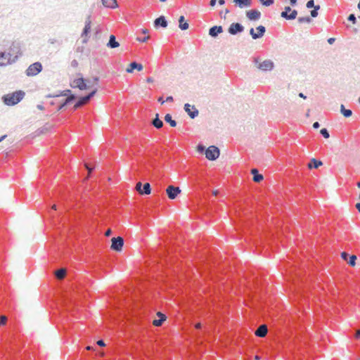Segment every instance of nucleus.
<instances>
[{"label": "nucleus", "mask_w": 360, "mask_h": 360, "mask_svg": "<svg viewBox=\"0 0 360 360\" xmlns=\"http://www.w3.org/2000/svg\"><path fill=\"white\" fill-rule=\"evenodd\" d=\"M25 93L22 90L5 94L2 96L3 103L8 106H13L20 103L25 97Z\"/></svg>", "instance_id": "nucleus-1"}, {"label": "nucleus", "mask_w": 360, "mask_h": 360, "mask_svg": "<svg viewBox=\"0 0 360 360\" xmlns=\"http://www.w3.org/2000/svg\"><path fill=\"white\" fill-rule=\"evenodd\" d=\"M96 92H97V88H94L88 94L83 96H80L78 98H77L75 105H74V110H77V109L81 108L86 103L89 101L95 96Z\"/></svg>", "instance_id": "nucleus-2"}, {"label": "nucleus", "mask_w": 360, "mask_h": 360, "mask_svg": "<svg viewBox=\"0 0 360 360\" xmlns=\"http://www.w3.org/2000/svg\"><path fill=\"white\" fill-rule=\"evenodd\" d=\"M70 86L73 89L77 88L82 91L90 89V86L86 84V79L82 76L71 81Z\"/></svg>", "instance_id": "nucleus-3"}, {"label": "nucleus", "mask_w": 360, "mask_h": 360, "mask_svg": "<svg viewBox=\"0 0 360 360\" xmlns=\"http://www.w3.org/2000/svg\"><path fill=\"white\" fill-rule=\"evenodd\" d=\"M205 158L211 161L216 160L219 155L220 150L215 146H210L205 150Z\"/></svg>", "instance_id": "nucleus-4"}, {"label": "nucleus", "mask_w": 360, "mask_h": 360, "mask_svg": "<svg viewBox=\"0 0 360 360\" xmlns=\"http://www.w3.org/2000/svg\"><path fill=\"white\" fill-rule=\"evenodd\" d=\"M43 67L40 62H35L31 64L25 71V74L28 77H33L38 75L42 71Z\"/></svg>", "instance_id": "nucleus-5"}, {"label": "nucleus", "mask_w": 360, "mask_h": 360, "mask_svg": "<svg viewBox=\"0 0 360 360\" xmlns=\"http://www.w3.org/2000/svg\"><path fill=\"white\" fill-rule=\"evenodd\" d=\"M245 27L240 22H233L231 23L229 28L228 32L231 35H237L244 32Z\"/></svg>", "instance_id": "nucleus-6"}, {"label": "nucleus", "mask_w": 360, "mask_h": 360, "mask_svg": "<svg viewBox=\"0 0 360 360\" xmlns=\"http://www.w3.org/2000/svg\"><path fill=\"white\" fill-rule=\"evenodd\" d=\"M90 18H91L90 15H89L86 18V19L85 20L84 27L82 34H81L82 37H85L82 40L83 43H86L89 40V35L91 32V21Z\"/></svg>", "instance_id": "nucleus-7"}, {"label": "nucleus", "mask_w": 360, "mask_h": 360, "mask_svg": "<svg viewBox=\"0 0 360 360\" xmlns=\"http://www.w3.org/2000/svg\"><path fill=\"white\" fill-rule=\"evenodd\" d=\"M124 245V239L120 237H114L112 238L110 248L116 252H120Z\"/></svg>", "instance_id": "nucleus-8"}, {"label": "nucleus", "mask_w": 360, "mask_h": 360, "mask_svg": "<svg viewBox=\"0 0 360 360\" xmlns=\"http://www.w3.org/2000/svg\"><path fill=\"white\" fill-rule=\"evenodd\" d=\"M274 63L271 60L266 59L261 63H259L257 68L262 71L266 72L271 71L274 68Z\"/></svg>", "instance_id": "nucleus-9"}, {"label": "nucleus", "mask_w": 360, "mask_h": 360, "mask_svg": "<svg viewBox=\"0 0 360 360\" xmlns=\"http://www.w3.org/2000/svg\"><path fill=\"white\" fill-rule=\"evenodd\" d=\"M184 109L191 119L195 118L199 114V111L195 106L191 105L189 103L184 104Z\"/></svg>", "instance_id": "nucleus-10"}, {"label": "nucleus", "mask_w": 360, "mask_h": 360, "mask_svg": "<svg viewBox=\"0 0 360 360\" xmlns=\"http://www.w3.org/2000/svg\"><path fill=\"white\" fill-rule=\"evenodd\" d=\"M136 187L141 195H149L151 193V187L149 183H145L142 185L141 182H138Z\"/></svg>", "instance_id": "nucleus-11"}, {"label": "nucleus", "mask_w": 360, "mask_h": 360, "mask_svg": "<svg viewBox=\"0 0 360 360\" xmlns=\"http://www.w3.org/2000/svg\"><path fill=\"white\" fill-rule=\"evenodd\" d=\"M166 192L168 195V198L171 200H174L181 193V190L179 189V187L169 186L166 189Z\"/></svg>", "instance_id": "nucleus-12"}, {"label": "nucleus", "mask_w": 360, "mask_h": 360, "mask_svg": "<svg viewBox=\"0 0 360 360\" xmlns=\"http://www.w3.org/2000/svg\"><path fill=\"white\" fill-rule=\"evenodd\" d=\"M153 25L155 28H166L168 25V22L164 15H160L154 20Z\"/></svg>", "instance_id": "nucleus-13"}, {"label": "nucleus", "mask_w": 360, "mask_h": 360, "mask_svg": "<svg viewBox=\"0 0 360 360\" xmlns=\"http://www.w3.org/2000/svg\"><path fill=\"white\" fill-rule=\"evenodd\" d=\"M247 18L251 21L258 20L261 18V13L257 9L246 11Z\"/></svg>", "instance_id": "nucleus-14"}, {"label": "nucleus", "mask_w": 360, "mask_h": 360, "mask_svg": "<svg viewBox=\"0 0 360 360\" xmlns=\"http://www.w3.org/2000/svg\"><path fill=\"white\" fill-rule=\"evenodd\" d=\"M11 53L6 52H0V66H6L11 63Z\"/></svg>", "instance_id": "nucleus-15"}, {"label": "nucleus", "mask_w": 360, "mask_h": 360, "mask_svg": "<svg viewBox=\"0 0 360 360\" xmlns=\"http://www.w3.org/2000/svg\"><path fill=\"white\" fill-rule=\"evenodd\" d=\"M223 32V27L221 25H214L209 30V35L213 38H216L218 35Z\"/></svg>", "instance_id": "nucleus-16"}, {"label": "nucleus", "mask_w": 360, "mask_h": 360, "mask_svg": "<svg viewBox=\"0 0 360 360\" xmlns=\"http://www.w3.org/2000/svg\"><path fill=\"white\" fill-rule=\"evenodd\" d=\"M156 314L158 319H154L153 321V324L155 326L159 327L161 326L162 323L166 321L167 316L161 311H158Z\"/></svg>", "instance_id": "nucleus-17"}, {"label": "nucleus", "mask_w": 360, "mask_h": 360, "mask_svg": "<svg viewBox=\"0 0 360 360\" xmlns=\"http://www.w3.org/2000/svg\"><path fill=\"white\" fill-rule=\"evenodd\" d=\"M268 332L267 326L265 324L260 325L255 332L256 336L264 338Z\"/></svg>", "instance_id": "nucleus-18"}, {"label": "nucleus", "mask_w": 360, "mask_h": 360, "mask_svg": "<svg viewBox=\"0 0 360 360\" xmlns=\"http://www.w3.org/2000/svg\"><path fill=\"white\" fill-rule=\"evenodd\" d=\"M143 67L142 64L139 63L136 61H133L129 63V67L127 69V72L129 73L132 72L134 70H137L138 71H141Z\"/></svg>", "instance_id": "nucleus-19"}, {"label": "nucleus", "mask_w": 360, "mask_h": 360, "mask_svg": "<svg viewBox=\"0 0 360 360\" xmlns=\"http://www.w3.org/2000/svg\"><path fill=\"white\" fill-rule=\"evenodd\" d=\"M233 2L240 8L250 7L252 3V0H233Z\"/></svg>", "instance_id": "nucleus-20"}, {"label": "nucleus", "mask_w": 360, "mask_h": 360, "mask_svg": "<svg viewBox=\"0 0 360 360\" xmlns=\"http://www.w3.org/2000/svg\"><path fill=\"white\" fill-rule=\"evenodd\" d=\"M106 46L110 49H115L120 46V43L116 40V37L114 34L110 35L109 41Z\"/></svg>", "instance_id": "nucleus-21"}, {"label": "nucleus", "mask_w": 360, "mask_h": 360, "mask_svg": "<svg viewBox=\"0 0 360 360\" xmlns=\"http://www.w3.org/2000/svg\"><path fill=\"white\" fill-rule=\"evenodd\" d=\"M74 101V96H72V97H69V98H65L58 106L57 108V111H60L63 108H64L65 107L70 105L71 103H72Z\"/></svg>", "instance_id": "nucleus-22"}, {"label": "nucleus", "mask_w": 360, "mask_h": 360, "mask_svg": "<svg viewBox=\"0 0 360 360\" xmlns=\"http://www.w3.org/2000/svg\"><path fill=\"white\" fill-rule=\"evenodd\" d=\"M20 44L18 41H13L9 49V52L11 56L15 53H20Z\"/></svg>", "instance_id": "nucleus-23"}, {"label": "nucleus", "mask_w": 360, "mask_h": 360, "mask_svg": "<svg viewBox=\"0 0 360 360\" xmlns=\"http://www.w3.org/2000/svg\"><path fill=\"white\" fill-rule=\"evenodd\" d=\"M251 174L253 176L252 179L255 182L259 183L264 179L263 175L259 174V171L255 168L251 169Z\"/></svg>", "instance_id": "nucleus-24"}, {"label": "nucleus", "mask_w": 360, "mask_h": 360, "mask_svg": "<svg viewBox=\"0 0 360 360\" xmlns=\"http://www.w3.org/2000/svg\"><path fill=\"white\" fill-rule=\"evenodd\" d=\"M323 165L322 161L316 158H311L308 163V167L309 169H317Z\"/></svg>", "instance_id": "nucleus-25"}, {"label": "nucleus", "mask_w": 360, "mask_h": 360, "mask_svg": "<svg viewBox=\"0 0 360 360\" xmlns=\"http://www.w3.org/2000/svg\"><path fill=\"white\" fill-rule=\"evenodd\" d=\"M189 25L187 21H186L184 15H181L179 18V27L181 30H186L188 29Z\"/></svg>", "instance_id": "nucleus-26"}, {"label": "nucleus", "mask_w": 360, "mask_h": 360, "mask_svg": "<svg viewBox=\"0 0 360 360\" xmlns=\"http://www.w3.org/2000/svg\"><path fill=\"white\" fill-rule=\"evenodd\" d=\"M59 95H60V96H65L66 98L72 97L73 96L74 101H75L77 98V95L75 94H72V92L70 89H65L63 91H60Z\"/></svg>", "instance_id": "nucleus-27"}, {"label": "nucleus", "mask_w": 360, "mask_h": 360, "mask_svg": "<svg viewBox=\"0 0 360 360\" xmlns=\"http://www.w3.org/2000/svg\"><path fill=\"white\" fill-rule=\"evenodd\" d=\"M256 30L257 39H260L264 35L266 32V27L264 25H260L256 27Z\"/></svg>", "instance_id": "nucleus-28"}, {"label": "nucleus", "mask_w": 360, "mask_h": 360, "mask_svg": "<svg viewBox=\"0 0 360 360\" xmlns=\"http://www.w3.org/2000/svg\"><path fill=\"white\" fill-rule=\"evenodd\" d=\"M152 124L157 129H160L163 126V122L160 120L158 114H156L155 117L153 120Z\"/></svg>", "instance_id": "nucleus-29"}, {"label": "nucleus", "mask_w": 360, "mask_h": 360, "mask_svg": "<svg viewBox=\"0 0 360 360\" xmlns=\"http://www.w3.org/2000/svg\"><path fill=\"white\" fill-rule=\"evenodd\" d=\"M340 112L345 117H349L352 115V111L350 109H346L343 104L340 105Z\"/></svg>", "instance_id": "nucleus-30"}, {"label": "nucleus", "mask_w": 360, "mask_h": 360, "mask_svg": "<svg viewBox=\"0 0 360 360\" xmlns=\"http://www.w3.org/2000/svg\"><path fill=\"white\" fill-rule=\"evenodd\" d=\"M66 275V271L65 269H60L55 272V277L58 280H62Z\"/></svg>", "instance_id": "nucleus-31"}, {"label": "nucleus", "mask_w": 360, "mask_h": 360, "mask_svg": "<svg viewBox=\"0 0 360 360\" xmlns=\"http://www.w3.org/2000/svg\"><path fill=\"white\" fill-rule=\"evenodd\" d=\"M165 121L167 122V123H169V125L172 127H175L177 124V122L172 119V117L170 114L167 113L165 115Z\"/></svg>", "instance_id": "nucleus-32"}, {"label": "nucleus", "mask_w": 360, "mask_h": 360, "mask_svg": "<svg viewBox=\"0 0 360 360\" xmlns=\"http://www.w3.org/2000/svg\"><path fill=\"white\" fill-rule=\"evenodd\" d=\"M292 8L290 6H285L284 8V11H283L281 13V17L285 19L287 18L288 15L290 13Z\"/></svg>", "instance_id": "nucleus-33"}, {"label": "nucleus", "mask_w": 360, "mask_h": 360, "mask_svg": "<svg viewBox=\"0 0 360 360\" xmlns=\"http://www.w3.org/2000/svg\"><path fill=\"white\" fill-rule=\"evenodd\" d=\"M299 23H311L312 20L309 16L299 17L297 18Z\"/></svg>", "instance_id": "nucleus-34"}, {"label": "nucleus", "mask_w": 360, "mask_h": 360, "mask_svg": "<svg viewBox=\"0 0 360 360\" xmlns=\"http://www.w3.org/2000/svg\"><path fill=\"white\" fill-rule=\"evenodd\" d=\"M349 260H347V264L351 266H354L356 265V260L357 259L355 255H349Z\"/></svg>", "instance_id": "nucleus-35"}, {"label": "nucleus", "mask_w": 360, "mask_h": 360, "mask_svg": "<svg viewBox=\"0 0 360 360\" xmlns=\"http://www.w3.org/2000/svg\"><path fill=\"white\" fill-rule=\"evenodd\" d=\"M297 11L295 9H292L289 15H288L286 20H292L297 18Z\"/></svg>", "instance_id": "nucleus-36"}, {"label": "nucleus", "mask_w": 360, "mask_h": 360, "mask_svg": "<svg viewBox=\"0 0 360 360\" xmlns=\"http://www.w3.org/2000/svg\"><path fill=\"white\" fill-rule=\"evenodd\" d=\"M320 6L319 5H316V7H314V8H313L311 11H310V15H311V18H316L319 15V10L320 9Z\"/></svg>", "instance_id": "nucleus-37"}, {"label": "nucleus", "mask_w": 360, "mask_h": 360, "mask_svg": "<svg viewBox=\"0 0 360 360\" xmlns=\"http://www.w3.org/2000/svg\"><path fill=\"white\" fill-rule=\"evenodd\" d=\"M261 4L264 6H270L274 4V0H259Z\"/></svg>", "instance_id": "nucleus-38"}, {"label": "nucleus", "mask_w": 360, "mask_h": 360, "mask_svg": "<svg viewBox=\"0 0 360 360\" xmlns=\"http://www.w3.org/2000/svg\"><path fill=\"white\" fill-rule=\"evenodd\" d=\"M85 168L88 172V174L91 175V174L93 172L96 167L95 166L91 165L89 163H85Z\"/></svg>", "instance_id": "nucleus-39"}, {"label": "nucleus", "mask_w": 360, "mask_h": 360, "mask_svg": "<svg viewBox=\"0 0 360 360\" xmlns=\"http://www.w3.org/2000/svg\"><path fill=\"white\" fill-rule=\"evenodd\" d=\"M320 134L325 138L328 139L330 137V134L328 130L326 128H322L320 130Z\"/></svg>", "instance_id": "nucleus-40"}, {"label": "nucleus", "mask_w": 360, "mask_h": 360, "mask_svg": "<svg viewBox=\"0 0 360 360\" xmlns=\"http://www.w3.org/2000/svg\"><path fill=\"white\" fill-rule=\"evenodd\" d=\"M347 20L351 22L352 24H356V18L355 16V15L354 13H351L349 15V16L347 17Z\"/></svg>", "instance_id": "nucleus-41"}, {"label": "nucleus", "mask_w": 360, "mask_h": 360, "mask_svg": "<svg viewBox=\"0 0 360 360\" xmlns=\"http://www.w3.org/2000/svg\"><path fill=\"white\" fill-rule=\"evenodd\" d=\"M316 5L314 4V0H309L306 4V7L307 8H314Z\"/></svg>", "instance_id": "nucleus-42"}, {"label": "nucleus", "mask_w": 360, "mask_h": 360, "mask_svg": "<svg viewBox=\"0 0 360 360\" xmlns=\"http://www.w3.org/2000/svg\"><path fill=\"white\" fill-rule=\"evenodd\" d=\"M149 39V36L148 35H146V36H143V37H140V36H138L136 37V40L140 41V42H146L147 41V40Z\"/></svg>", "instance_id": "nucleus-43"}, {"label": "nucleus", "mask_w": 360, "mask_h": 360, "mask_svg": "<svg viewBox=\"0 0 360 360\" xmlns=\"http://www.w3.org/2000/svg\"><path fill=\"white\" fill-rule=\"evenodd\" d=\"M7 321V317L5 315H1L0 316V326H4L6 324Z\"/></svg>", "instance_id": "nucleus-44"}, {"label": "nucleus", "mask_w": 360, "mask_h": 360, "mask_svg": "<svg viewBox=\"0 0 360 360\" xmlns=\"http://www.w3.org/2000/svg\"><path fill=\"white\" fill-rule=\"evenodd\" d=\"M198 151L200 153H205V150L207 149L204 146L202 145H198L197 146Z\"/></svg>", "instance_id": "nucleus-45"}, {"label": "nucleus", "mask_w": 360, "mask_h": 360, "mask_svg": "<svg viewBox=\"0 0 360 360\" xmlns=\"http://www.w3.org/2000/svg\"><path fill=\"white\" fill-rule=\"evenodd\" d=\"M349 255H349L348 252H342L341 253V257H342V259L343 260H345V261H347V259H348V258H349Z\"/></svg>", "instance_id": "nucleus-46"}, {"label": "nucleus", "mask_w": 360, "mask_h": 360, "mask_svg": "<svg viewBox=\"0 0 360 360\" xmlns=\"http://www.w3.org/2000/svg\"><path fill=\"white\" fill-rule=\"evenodd\" d=\"M250 34L251 35L252 38L253 39H257L256 32L255 31L254 28H250Z\"/></svg>", "instance_id": "nucleus-47"}, {"label": "nucleus", "mask_w": 360, "mask_h": 360, "mask_svg": "<svg viewBox=\"0 0 360 360\" xmlns=\"http://www.w3.org/2000/svg\"><path fill=\"white\" fill-rule=\"evenodd\" d=\"M60 95H59V92L57 94H50L46 96V98H57L60 97Z\"/></svg>", "instance_id": "nucleus-48"}, {"label": "nucleus", "mask_w": 360, "mask_h": 360, "mask_svg": "<svg viewBox=\"0 0 360 360\" xmlns=\"http://www.w3.org/2000/svg\"><path fill=\"white\" fill-rule=\"evenodd\" d=\"M252 63L255 65H258L259 63H261V62L259 61V57H254L252 58Z\"/></svg>", "instance_id": "nucleus-49"}, {"label": "nucleus", "mask_w": 360, "mask_h": 360, "mask_svg": "<svg viewBox=\"0 0 360 360\" xmlns=\"http://www.w3.org/2000/svg\"><path fill=\"white\" fill-rule=\"evenodd\" d=\"M97 345L100 347H104L105 345V343L104 342V340H98L97 341Z\"/></svg>", "instance_id": "nucleus-50"}, {"label": "nucleus", "mask_w": 360, "mask_h": 360, "mask_svg": "<svg viewBox=\"0 0 360 360\" xmlns=\"http://www.w3.org/2000/svg\"><path fill=\"white\" fill-rule=\"evenodd\" d=\"M335 41V38L334 37H330L329 39H328L327 41L329 44H333Z\"/></svg>", "instance_id": "nucleus-51"}, {"label": "nucleus", "mask_w": 360, "mask_h": 360, "mask_svg": "<svg viewBox=\"0 0 360 360\" xmlns=\"http://www.w3.org/2000/svg\"><path fill=\"white\" fill-rule=\"evenodd\" d=\"M320 127V124L319 122H315L314 124H313V128L314 129H319Z\"/></svg>", "instance_id": "nucleus-52"}, {"label": "nucleus", "mask_w": 360, "mask_h": 360, "mask_svg": "<svg viewBox=\"0 0 360 360\" xmlns=\"http://www.w3.org/2000/svg\"><path fill=\"white\" fill-rule=\"evenodd\" d=\"M297 0H290V4L292 6H295L297 5Z\"/></svg>", "instance_id": "nucleus-53"}, {"label": "nucleus", "mask_w": 360, "mask_h": 360, "mask_svg": "<svg viewBox=\"0 0 360 360\" xmlns=\"http://www.w3.org/2000/svg\"><path fill=\"white\" fill-rule=\"evenodd\" d=\"M217 0H210V6L211 7H214L216 5Z\"/></svg>", "instance_id": "nucleus-54"}, {"label": "nucleus", "mask_w": 360, "mask_h": 360, "mask_svg": "<svg viewBox=\"0 0 360 360\" xmlns=\"http://www.w3.org/2000/svg\"><path fill=\"white\" fill-rule=\"evenodd\" d=\"M174 101V98L172 96H169L166 98V101L167 102H172Z\"/></svg>", "instance_id": "nucleus-55"}, {"label": "nucleus", "mask_w": 360, "mask_h": 360, "mask_svg": "<svg viewBox=\"0 0 360 360\" xmlns=\"http://www.w3.org/2000/svg\"><path fill=\"white\" fill-rule=\"evenodd\" d=\"M71 65L72 67H77L78 65V63L76 60H73L72 62H71Z\"/></svg>", "instance_id": "nucleus-56"}, {"label": "nucleus", "mask_w": 360, "mask_h": 360, "mask_svg": "<svg viewBox=\"0 0 360 360\" xmlns=\"http://www.w3.org/2000/svg\"><path fill=\"white\" fill-rule=\"evenodd\" d=\"M98 81H99V77H98L96 76V77H93V82L94 83L97 84L98 82Z\"/></svg>", "instance_id": "nucleus-57"}, {"label": "nucleus", "mask_w": 360, "mask_h": 360, "mask_svg": "<svg viewBox=\"0 0 360 360\" xmlns=\"http://www.w3.org/2000/svg\"><path fill=\"white\" fill-rule=\"evenodd\" d=\"M86 84L88 86H90V88L94 86V84L91 83V81L90 79H86Z\"/></svg>", "instance_id": "nucleus-58"}, {"label": "nucleus", "mask_w": 360, "mask_h": 360, "mask_svg": "<svg viewBox=\"0 0 360 360\" xmlns=\"http://www.w3.org/2000/svg\"><path fill=\"white\" fill-rule=\"evenodd\" d=\"M37 109H39V110H44V105H43L42 104H38V105H37Z\"/></svg>", "instance_id": "nucleus-59"}, {"label": "nucleus", "mask_w": 360, "mask_h": 360, "mask_svg": "<svg viewBox=\"0 0 360 360\" xmlns=\"http://www.w3.org/2000/svg\"><path fill=\"white\" fill-rule=\"evenodd\" d=\"M158 101L159 103H160L161 104H163L165 102V101L163 100L162 97H159L158 99Z\"/></svg>", "instance_id": "nucleus-60"}, {"label": "nucleus", "mask_w": 360, "mask_h": 360, "mask_svg": "<svg viewBox=\"0 0 360 360\" xmlns=\"http://www.w3.org/2000/svg\"><path fill=\"white\" fill-rule=\"evenodd\" d=\"M298 96H299V97L302 98H304V99H306V98H307V96H306L303 93H300V94H298Z\"/></svg>", "instance_id": "nucleus-61"}, {"label": "nucleus", "mask_w": 360, "mask_h": 360, "mask_svg": "<svg viewBox=\"0 0 360 360\" xmlns=\"http://www.w3.org/2000/svg\"><path fill=\"white\" fill-rule=\"evenodd\" d=\"M218 3L220 6H223L225 4V0H218Z\"/></svg>", "instance_id": "nucleus-62"}, {"label": "nucleus", "mask_w": 360, "mask_h": 360, "mask_svg": "<svg viewBox=\"0 0 360 360\" xmlns=\"http://www.w3.org/2000/svg\"><path fill=\"white\" fill-rule=\"evenodd\" d=\"M355 207L357 209V210L359 211V212H360V202H357L356 204Z\"/></svg>", "instance_id": "nucleus-63"}, {"label": "nucleus", "mask_w": 360, "mask_h": 360, "mask_svg": "<svg viewBox=\"0 0 360 360\" xmlns=\"http://www.w3.org/2000/svg\"><path fill=\"white\" fill-rule=\"evenodd\" d=\"M141 33L143 34H146L148 32L147 29H141Z\"/></svg>", "instance_id": "nucleus-64"}]
</instances>
